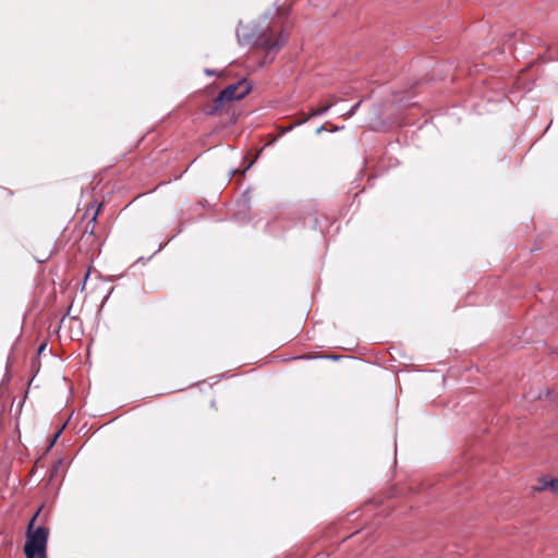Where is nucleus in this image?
<instances>
[{"label":"nucleus","instance_id":"f8f14e48","mask_svg":"<svg viewBox=\"0 0 558 558\" xmlns=\"http://www.w3.org/2000/svg\"><path fill=\"white\" fill-rule=\"evenodd\" d=\"M45 347H46V345H45V344H43V345L39 348V350H38V351H39V352L44 351Z\"/></svg>","mask_w":558,"mask_h":558},{"label":"nucleus","instance_id":"f257e3e1","mask_svg":"<svg viewBox=\"0 0 558 558\" xmlns=\"http://www.w3.org/2000/svg\"><path fill=\"white\" fill-rule=\"evenodd\" d=\"M288 13V9L278 8L275 12V17H269L268 14H265L259 17L253 28V45L264 50L266 58L270 53H277L288 41V37L283 34L282 27L275 21L287 16Z\"/></svg>","mask_w":558,"mask_h":558},{"label":"nucleus","instance_id":"1a4fd4ad","mask_svg":"<svg viewBox=\"0 0 558 558\" xmlns=\"http://www.w3.org/2000/svg\"><path fill=\"white\" fill-rule=\"evenodd\" d=\"M360 104H361V102L355 104V105L350 109V111L348 112V117H351V116H353V114H354V112H355V110L359 108Z\"/></svg>","mask_w":558,"mask_h":558},{"label":"nucleus","instance_id":"0eeeda50","mask_svg":"<svg viewBox=\"0 0 558 558\" xmlns=\"http://www.w3.org/2000/svg\"><path fill=\"white\" fill-rule=\"evenodd\" d=\"M550 486L551 493L558 495V477H551Z\"/></svg>","mask_w":558,"mask_h":558},{"label":"nucleus","instance_id":"9d476101","mask_svg":"<svg viewBox=\"0 0 558 558\" xmlns=\"http://www.w3.org/2000/svg\"><path fill=\"white\" fill-rule=\"evenodd\" d=\"M61 430H62V429H59V430L54 434L53 439H52V442H51V446L54 444V441L57 440V438L60 436Z\"/></svg>","mask_w":558,"mask_h":558},{"label":"nucleus","instance_id":"9b49d317","mask_svg":"<svg viewBox=\"0 0 558 558\" xmlns=\"http://www.w3.org/2000/svg\"><path fill=\"white\" fill-rule=\"evenodd\" d=\"M323 130H324V126H320L319 129H317V133L323 132Z\"/></svg>","mask_w":558,"mask_h":558},{"label":"nucleus","instance_id":"20e7f679","mask_svg":"<svg viewBox=\"0 0 558 558\" xmlns=\"http://www.w3.org/2000/svg\"><path fill=\"white\" fill-rule=\"evenodd\" d=\"M231 105L232 102L227 100L226 97L221 93H219V95L213 100V102L210 105H207L204 110L206 114L215 116L229 110Z\"/></svg>","mask_w":558,"mask_h":558},{"label":"nucleus","instance_id":"6e6552de","mask_svg":"<svg viewBox=\"0 0 558 558\" xmlns=\"http://www.w3.org/2000/svg\"><path fill=\"white\" fill-rule=\"evenodd\" d=\"M101 206H102V205L100 204V205L97 207V209L95 210V213H94V215H93V217H92V220H90L92 222H95V221H96L97 216H98V214H99V211H100V209H101Z\"/></svg>","mask_w":558,"mask_h":558},{"label":"nucleus","instance_id":"423d86ee","mask_svg":"<svg viewBox=\"0 0 558 558\" xmlns=\"http://www.w3.org/2000/svg\"><path fill=\"white\" fill-rule=\"evenodd\" d=\"M332 105H333V102H329V104L323 105L318 108L312 109L310 114L307 117H305L300 123L310 120L312 117H316V116H320V114L325 113Z\"/></svg>","mask_w":558,"mask_h":558},{"label":"nucleus","instance_id":"39448f33","mask_svg":"<svg viewBox=\"0 0 558 558\" xmlns=\"http://www.w3.org/2000/svg\"><path fill=\"white\" fill-rule=\"evenodd\" d=\"M550 481H551V477H548V476L539 477L537 481V485L533 486L532 490L536 492V493H541L544 490L551 492Z\"/></svg>","mask_w":558,"mask_h":558},{"label":"nucleus","instance_id":"f03ea898","mask_svg":"<svg viewBox=\"0 0 558 558\" xmlns=\"http://www.w3.org/2000/svg\"><path fill=\"white\" fill-rule=\"evenodd\" d=\"M38 517V512L32 518L26 532V543L24 553L26 558H46V547L49 530L45 526L34 529V522Z\"/></svg>","mask_w":558,"mask_h":558},{"label":"nucleus","instance_id":"7ed1b4c3","mask_svg":"<svg viewBox=\"0 0 558 558\" xmlns=\"http://www.w3.org/2000/svg\"><path fill=\"white\" fill-rule=\"evenodd\" d=\"M252 89L251 84L246 80H241L238 83L228 85L220 93L226 97L227 100L239 101L243 99Z\"/></svg>","mask_w":558,"mask_h":558}]
</instances>
